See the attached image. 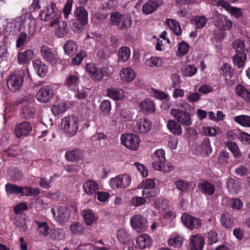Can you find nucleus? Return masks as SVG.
Returning <instances> with one entry per match:
<instances>
[{
    "label": "nucleus",
    "instance_id": "f257e3e1",
    "mask_svg": "<svg viewBox=\"0 0 250 250\" xmlns=\"http://www.w3.org/2000/svg\"><path fill=\"white\" fill-rule=\"evenodd\" d=\"M109 23L116 26L120 31L126 30L131 27L132 20L131 17L127 14L115 12L110 15Z\"/></svg>",
    "mask_w": 250,
    "mask_h": 250
},
{
    "label": "nucleus",
    "instance_id": "f03ea898",
    "mask_svg": "<svg viewBox=\"0 0 250 250\" xmlns=\"http://www.w3.org/2000/svg\"><path fill=\"white\" fill-rule=\"evenodd\" d=\"M232 45L235 50V54L232 58V62L234 65L241 68L244 66L248 50L245 48V43L241 41H235Z\"/></svg>",
    "mask_w": 250,
    "mask_h": 250
},
{
    "label": "nucleus",
    "instance_id": "7ed1b4c3",
    "mask_svg": "<svg viewBox=\"0 0 250 250\" xmlns=\"http://www.w3.org/2000/svg\"><path fill=\"white\" fill-rule=\"evenodd\" d=\"M152 158L154 160L152 166L156 170L165 172H170L173 170L170 164L165 163V151L163 149H157L153 154Z\"/></svg>",
    "mask_w": 250,
    "mask_h": 250
},
{
    "label": "nucleus",
    "instance_id": "20e7f679",
    "mask_svg": "<svg viewBox=\"0 0 250 250\" xmlns=\"http://www.w3.org/2000/svg\"><path fill=\"white\" fill-rule=\"evenodd\" d=\"M79 120L74 116L66 117L62 119L61 127L69 137L75 135L78 129Z\"/></svg>",
    "mask_w": 250,
    "mask_h": 250
},
{
    "label": "nucleus",
    "instance_id": "39448f33",
    "mask_svg": "<svg viewBox=\"0 0 250 250\" xmlns=\"http://www.w3.org/2000/svg\"><path fill=\"white\" fill-rule=\"evenodd\" d=\"M193 111H184L179 108H172L170 114L174 119L183 125L189 126L192 124L191 115Z\"/></svg>",
    "mask_w": 250,
    "mask_h": 250
},
{
    "label": "nucleus",
    "instance_id": "423d86ee",
    "mask_svg": "<svg viewBox=\"0 0 250 250\" xmlns=\"http://www.w3.org/2000/svg\"><path fill=\"white\" fill-rule=\"evenodd\" d=\"M25 73L23 70H20L17 73L11 74L7 82L9 89L13 92L19 91L23 85Z\"/></svg>",
    "mask_w": 250,
    "mask_h": 250
},
{
    "label": "nucleus",
    "instance_id": "0eeeda50",
    "mask_svg": "<svg viewBox=\"0 0 250 250\" xmlns=\"http://www.w3.org/2000/svg\"><path fill=\"white\" fill-rule=\"evenodd\" d=\"M85 68L90 74L91 78L95 81H101L104 76H108L109 74L107 66H103L101 68H98L93 63H87Z\"/></svg>",
    "mask_w": 250,
    "mask_h": 250
},
{
    "label": "nucleus",
    "instance_id": "6e6552de",
    "mask_svg": "<svg viewBox=\"0 0 250 250\" xmlns=\"http://www.w3.org/2000/svg\"><path fill=\"white\" fill-rule=\"evenodd\" d=\"M211 18L214 19V24L219 30L228 31L232 26L231 21L226 16L214 11L212 13Z\"/></svg>",
    "mask_w": 250,
    "mask_h": 250
},
{
    "label": "nucleus",
    "instance_id": "1a4fd4ad",
    "mask_svg": "<svg viewBox=\"0 0 250 250\" xmlns=\"http://www.w3.org/2000/svg\"><path fill=\"white\" fill-rule=\"evenodd\" d=\"M121 140L123 145L132 150L138 149L140 142L139 136L134 134H122Z\"/></svg>",
    "mask_w": 250,
    "mask_h": 250
},
{
    "label": "nucleus",
    "instance_id": "9d476101",
    "mask_svg": "<svg viewBox=\"0 0 250 250\" xmlns=\"http://www.w3.org/2000/svg\"><path fill=\"white\" fill-rule=\"evenodd\" d=\"M51 212L55 219L61 223L66 222L69 218V210L65 206H57L53 208Z\"/></svg>",
    "mask_w": 250,
    "mask_h": 250
},
{
    "label": "nucleus",
    "instance_id": "9b49d317",
    "mask_svg": "<svg viewBox=\"0 0 250 250\" xmlns=\"http://www.w3.org/2000/svg\"><path fill=\"white\" fill-rule=\"evenodd\" d=\"M130 176L127 174H124L111 178L109 185L112 188L115 189L116 188H125L130 185Z\"/></svg>",
    "mask_w": 250,
    "mask_h": 250
},
{
    "label": "nucleus",
    "instance_id": "f8f14e48",
    "mask_svg": "<svg viewBox=\"0 0 250 250\" xmlns=\"http://www.w3.org/2000/svg\"><path fill=\"white\" fill-rule=\"evenodd\" d=\"M130 224L132 228L139 232L145 231L148 227L146 219L140 214L135 215L131 218Z\"/></svg>",
    "mask_w": 250,
    "mask_h": 250
},
{
    "label": "nucleus",
    "instance_id": "ddd939ff",
    "mask_svg": "<svg viewBox=\"0 0 250 250\" xmlns=\"http://www.w3.org/2000/svg\"><path fill=\"white\" fill-rule=\"evenodd\" d=\"M181 220L185 226L190 230L198 229L201 227L202 224V221L200 219L195 218L186 213L182 215Z\"/></svg>",
    "mask_w": 250,
    "mask_h": 250
},
{
    "label": "nucleus",
    "instance_id": "4468645a",
    "mask_svg": "<svg viewBox=\"0 0 250 250\" xmlns=\"http://www.w3.org/2000/svg\"><path fill=\"white\" fill-rule=\"evenodd\" d=\"M216 5L222 7L232 16L236 19H239L243 16V12L241 8L232 6L229 2L224 0H218L216 3Z\"/></svg>",
    "mask_w": 250,
    "mask_h": 250
},
{
    "label": "nucleus",
    "instance_id": "2eb2a0df",
    "mask_svg": "<svg viewBox=\"0 0 250 250\" xmlns=\"http://www.w3.org/2000/svg\"><path fill=\"white\" fill-rule=\"evenodd\" d=\"M58 15L57 9L56 4L54 3H52L49 6L45 7L44 9L42 10L40 14L41 19L46 21L53 19L54 17Z\"/></svg>",
    "mask_w": 250,
    "mask_h": 250
},
{
    "label": "nucleus",
    "instance_id": "dca6fc26",
    "mask_svg": "<svg viewBox=\"0 0 250 250\" xmlns=\"http://www.w3.org/2000/svg\"><path fill=\"white\" fill-rule=\"evenodd\" d=\"M41 53L42 58L52 64L57 62V55L55 51L47 45H42L41 48Z\"/></svg>",
    "mask_w": 250,
    "mask_h": 250
},
{
    "label": "nucleus",
    "instance_id": "f3484780",
    "mask_svg": "<svg viewBox=\"0 0 250 250\" xmlns=\"http://www.w3.org/2000/svg\"><path fill=\"white\" fill-rule=\"evenodd\" d=\"M53 96V90L50 85H44L41 87L36 94L37 99L42 103L48 102Z\"/></svg>",
    "mask_w": 250,
    "mask_h": 250
},
{
    "label": "nucleus",
    "instance_id": "a211bd4d",
    "mask_svg": "<svg viewBox=\"0 0 250 250\" xmlns=\"http://www.w3.org/2000/svg\"><path fill=\"white\" fill-rule=\"evenodd\" d=\"M31 131L32 125L29 122L27 121H23L18 124L15 128V133L19 138L28 135Z\"/></svg>",
    "mask_w": 250,
    "mask_h": 250
},
{
    "label": "nucleus",
    "instance_id": "6ab92c4d",
    "mask_svg": "<svg viewBox=\"0 0 250 250\" xmlns=\"http://www.w3.org/2000/svg\"><path fill=\"white\" fill-rule=\"evenodd\" d=\"M205 244L204 237L199 234L191 236L188 250H202Z\"/></svg>",
    "mask_w": 250,
    "mask_h": 250
},
{
    "label": "nucleus",
    "instance_id": "aec40b11",
    "mask_svg": "<svg viewBox=\"0 0 250 250\" xmlns=\"http://www.w3.org/2000/svg\"><path fill=\"white\" fill-rule=\"evenodd\" d=\"M151 125L149 120L146 118L138 120L133 126L135 132L139 133H145L148 132L151 128Z\"/></svg>",
    "mask_w": 250,
    "mask_h": 250
},
{
    "label": "nucleus",
    "instance_id": "412c9836",
    "mask_svg": "<svg viewBox=\"0 0 250 250\" xmlns=\"http://www.w3.org/2000/svg\"><path fill=\"white\" fill-rule=\"evenodd\" d=\"M163 4V0H148L142 7L144 14L148 15L155 11Z\"/></svg>",
    "mask_w": 250,
    "mask_h": 250
},
{
    "label": "nucleus",
    "instance_id": "4be33fe9",
    "mask_svg": "<svg viewBox=\"0 0 250 250\" xmlns=\"http://www.w3.org/2000/svg\"><path fill=\"white\" fill-rule=\"evenodd\" d=\"M34 55L33 50L27 49L24 51L19 52L17 55V61L20 64L28 63L33 58Z\"/></svg>",
    "mask_w": 250,
    "mask_h": 250
},
{
    "label": "nucleus",
    "instance_id": "5701e85b",
    "mask_svg": "<svg viewBox=\"0 0 250 250\" xmlns=\"http://www.w3.org/2000/svg\"><path fill=\"white\" fill-rule=\"evenodd\" d=\"M35 112L36 109L33 103H29L23 106L21 109L20 114L22 118L29 120L34 117Z\"/></svg>",
    "mask_w": 250,
    "mask_h": 250
},
{
    "label": "nucleus",
    "instance_id": "b1692460",
    "mask_svg": "<svg viewBox=\"0 0 250 250\" xmlns=\"http://www.w3.org/2000/svg\"><path fill=\"white\" fill-rule=\"evenodd\" d=\"M83 152L79 149H75L66 152L65 157L68 161L76 162L81 160L83 157Z\"/></svg>",
    "mask_w": 250,
    "mask_h": 250
},
{
    "label": "nucleus",
    "instance_id": "393cba45",
    "mask_svg": "<svg viewBox=\"0 0 250 250\" xmlns=\"http://www.w3.org/2000/svg\"><path fill=\"white\" fill-rule=\"evenodd\" d=\"M84 191L88 195H95L99 189V186L97 182L92 180L86 181L83 186Z\"/></svg>",
    "mask_w": 250,
    "mask_h": 250
},
{
    "label": "nucleus",
    "instance_id": "a878e982",
    "mask_svg": "<svg viewBox=\"0 0 250 250\" xmlns=\"http://www.w3.org/2000/svg\"><path fill=\"white\" fill-rule=\"evenodd\" d=\"M198 187L201 192L206 195H212L215 192L214 186L207 180L198 184Z\"/></svg>",
    "mask_w": 250,
    "mask_h": 250
},
{
    "label": "nucleus",
    "instance_id": "bb28decb",
    "mask_svg": "<svg viewBox=\"0 0 250 250\" xmlns=\"http://www.w3.org/2000/svg\"><path fill=\"white\" fill-rule=\"evenodd\" d=\"M152 244L150 237L147 234H144L136 239V246L141 249L149 248Z\"/></svg>",
    "mask_w": 250,
    "mask_h": 250
},
{
    "label": "nucleus",
    "instance_id": "cd10ccee",
    "mask_svg": "<svg viewBox=\"0 0 250 250\" xmlns=\"http://www.w3.org/2000/svg\"><path fill=\"white\" fill-rule=\"evenodd\" d=\"M26 216L25 213H18L14 220V224L21 230L25 231L27 229L26 225Z\"/></svg>",
    "mask_w": 250,
    "mask_h": 250
},
{
    "label": "nucleus",
    "instance_id": "c85d7f7f",
    "mask_svg": "<svg viewBox=\"0 0 250 250\" xmlns=\"http://www.w3.org/2000/svg\"><path fill=\"white\" fill-rule=\"evenodd\" d=\"M33 64L39 76L43 77L46 75L48 68L44 62L39 59H36L33 61Z\"/></svg>",
    "mask_w": 250,
    "mask_h": 250
},
{
    "label": "nucleus",
    "instance_id": "c756f323",
    "mask_svg": "<svg viewBox=\"0 0 250 250\" xmlns=\"http://www.w3.org/2000/svg\"><path fill=\"white\" fill-rule=\"evenodd\" d=\"M139 108L141 111L149 113H153L155 112V106L153 102L148 99L143 100L140 104Z\"/></svg>",
    "mask_w": 250,
    "mask_h": 250
},
{
    "label": "nucleus",
    "instance_id": "7c9ffc66",
    "mask_svg": "<svg viewBox=\"0 0 250 250\" xmlns=\"http://www.w3.org/2000/svg\"><path fill=\"white\" fill-rule=\"evenodd\" d=\"M121 79L126 82L132 81L135 77V71L130 67L123 68L120 72Z\"/></svg>",
    "mask_w": 250,
    "mask_h": 250
},
{
    "label": "nucleus",
    "instance_id": "2f4dec72",
    "mask_svg": "<svg viewBox=\"0 0 250 250\" xmlns=\"http://www.w3.org/2000/svg\"><path fill=\"white\" fill-rule=\"evenodd\" d=\"M180 124L175 119L174 120H170L167 124V127L173 134L176 135H181L182 133V129Z\"/></svg>",
    "mask_w": 250,
    "mask_h": 250
},
{
    "label": "nucleus",
    "instance_id": "473e14b6",
    "mask_svg": "<svg viewBox=\"0 0 250 250\" xmlns=\"http://www.w3.org/2000/svg\"><path fill=\"white\" fill-rule=\"evenodd\" d=\"M107 96L115 101L122 100L124 98L123 91L120 88H113L107 89Z\"/></svg>",
    "mask_w": 250,
    "mask_h": 250
},
{
    "label": "nucleus",
    "instance_id": "72a5a7b5",
    "mask_svg": "<svg viewBox=\"0 0 250 250\" xmlns=\"http://www.w3.org/2000/svg\"><path fill=\"white\" fill-rule=\"evenodd\" d=\"M68 27L66 22L62 21L57 24L55 34L59 38H63L68 34Z\"/></svg>",
    "mask_w": 250,
    "mask_h": 250
},
{
    "label": "nucleus",
    "instance_id": "f704fd0d",
    "mask_svg": "<svg viewBox=\"0 0 250 250\" xmlns=\"http://www.w3.org/2000/svg\"><path fill=\"white\" fill-rule=\"evenodd\" d=\"M5 191L8 194H20L21 196H24L23 188L16 185L7 183L5 186Z\"/></svg>",
    "mask_w": 250,
    "mask_h": 250
},
{
    "label": "nucleus",
    "instance_id": "c9c22d12",
    "mask_svg": "<svg viewBox=\"0 0 250 250\" xmlns=\"http://www.w3.org/2000/svg\"><path fill=\"white\" fill-rule=\"evenodd\" d=\"M236 93L238 96L241 97L248 103H250V92L243 85L238 84L236 86Z\"/></svg>",
    "mask_w": 250,
    "mask_h": 250
},
{
    "label": "nucleus",
    "instance_id": "e433bc0d",
    "mask_svg": "<svg viewBox=\"0 0 250 250\" xmlns=\"http://www.w3.org/2000/svg\"><path fill=\"white\" fill-rule=\"evenodd\" d=\"M74 14L76 20L83 21V22L88 21V12L84 7L80 6L76 8Z\"/></svg>",
    "mask_w": 250,
    "mask_h": 250
},
{
    "label": "nucleus",
    "instance_id": "4c0bfd02",
    "mask_svg": "<svg viewBox=\"0 0 250 250\" xmlns=\"http://www.w3.org/2000/svg\"><path fill=\"white\" fill-rule=\"evenodd\" d=\"M65 53L69 56L74 55L77 51L78 46L72 40H68L63 46Z\"/></svg>",
    "mask_w": 250,
    "mask_h": 250
},
{
    "label": "nucleus",
    "instance_id": "58836bf2",
    "mask_svg": "<svg viewBox=\"0 0 250 250\" xmlns=\"http://www.w3.org/2000/svg\"><path fill=\"white\" fill-rule=\"evenodd\" d=\"M79 82V77L78 74H70L65 79L64 85L68 87H76L78 86Z\"/></svg>",
    "mask_w": 250,
    "mask_h": 250
},
{
    "label": "nucleus",
    "instance_id": "ea45409f",
    "mask_svg": "<svg viewBox=\"0 0 250 250\" xmlns=\"http://www.w3.org/2000/svg\"><path fill=\"white\" fill-rule=\"evenodd\" d=\"M82 214L84 222L87 225H91L96 220V218L94 213L90 209L84 210L82 212Z\"/></svg>",
    "mask_w": 250,
    "mask_h": 250
},
{
    "label": "nucleus",
    "instance_id": "a19ab883",
    "mask_svg": "<svg viewBox=\"0 0 250 250\" xmlns=\"http://www.w3.org/2000/svg\"><path fill=\"white\" fill-rule=\"evenodd\" d=\"M130 49L127 47H123L118 51V61L123 62H126L130 56Z\"/></svg>",
    "mask_w": 250,
    "mask_h": 250
},
{
    "label": "nucleus",
    "instance_id": "79ce46f5",
    "mask_svg": "<svg viewBox=\"0 0 250 250\" xmlns=\"http://www.w3.org/2000/svg\"><path fill=\"white\" fill-rule=\"evenodd\" d=\"M50 232V238L54 240H62L65 236V232L62 229L56 228L51 229Z\"/></svg>",
    "mask_w": 250,
    "mask_h": 250
},
{
    "label": "nucleus",
    "instance_id": "37998d69",
    "mask_svg": "<svg viewBox=\"0 0 250 250\" xmlns=\"http://www.w3.org/2000/svg\"><path fill=\"white\" fill-rule=\"evenodd\" d=\"M234 121L238 124L247 127H250V116L241 115L234 117Z\"/></svg>",
    "mask_w": 250,
    "mask_h": 250
},
{
    "label": "nucleus",
    "instance_id": "c03bdc74",
    "mask_svg": "<svg viewBox=\"0 0 250 250\" xmlns=\"http://www.w3.org/2000/svg\"><path fill=\"white\" fill-rule=\"evenodd\" d=\"M117 236L118 240L123 244L126 243L130 239L129 234L125 229H119L117 231Z\"/></svg>",
    "mask_w": 250,
    "mask_h": 250
},
{
    "label": "nucleus",
    "instance_id": "a18cd8bd",
    "mask_svg": "<svg viewBox=\"0 0 250 250\" xmlns=\"http://www.w3.org/2000/svg\"><path fill=\"white\" fill-rule=\"evenodd\" d=\"M72 232L75 234H83L85 233V228L80 223L75 222L70 227Z\"/></svg>",
    "mask_w": 250,
    "mask_h": 250
},
{
    "label": "nucleus",
    "instance_id": "49530a36",
    "mask_svg": "<svg viewBox=\"0 0 250 250\" xmlns=\"http://www.w3.org/2000/svg\"><path fill=\"white\" fill-rule=\"evenodd\" d=\"M183 239L180 236L173 235L168 240V243L169 246L176 248H180L183 244Z\"/></svg>",
    "mask_w": 250,
    "mask_h": 250
},
{
    "label": "nucleus",
    "instance_id": "de8ad7c7",
    "mask_svg": "<svg viewBox=\"0 0 250 250\" xmlns=\"http://www.w3.org/2000/svg\"><path fill=\"white\" fill-rule=\"evenodd\" d=\"M225 145L228 147V148L232 152L234 156L236 158H239L241 157L242 154L238 149V147L235 143L229 141H226Z\"/></svg>",
    "mask_w": 250,
    "mask_h": 250
},
{
    "label": "nucleus",
    "instance_id": "09e8293b",
    "mask_svg": "<svg viewBox=\"0 0 250 250\" xmlns=\"http://www.w3.org/2000/svg\"><path fill=\"white\" fill-rule=\"evenodd\" d=\"M83 21L76 19L73 21L72 29L75 33H80L83 30L84 26L87 23V22Z\"/></svg>",
    "mask_w": 250,
    "mask_h": 250
},
{
    "label": "nucleus",
    "instance_id": "8fccbe9b",
    "mask_svg": "<svg viewBox=\"0 0 250 250\" xmlns=\"http://www.w3.org/2000/svg\"><path fill=\"white\" fill-rule=\"evenodd\" d=\"M221 73L224 75L226 80H229L233 75V69L229 63H224L220 69Z\"/></svg>",
    "mask_w": 250,
    "mask_h": 250
},
{
    "label": "nucleus",
    "instance_id": "3c124183",
    "mask_svg": "<svg viewBox=\"0 0 250 250\" xmlns=\"http://www.w3.org/2000/svg\"><path fill=\"white\" fill-rule=\"evenodd\" d=\"M146 65L150 67H159L162 66V61L160 58L151 57L146 60Z\"/></svg>",
    "mask_w": 250,
    "mask_h": 250
},
{
    "label": "nucleus",
    "instance_id": "603ef678",
    "mask_svg": "<svg viewBox=\"0 0 250 250\" xmlns=\"http://www.w3.org/2000/svg\"><path fill=\"white\" fill-rule=\"evenodd\" d=\"M221 224L226 228H230L232 227V222L231 220L230 213L226 212L221 215Z\"/></svg>",
    "mask_w": 250,
    "mask_h": 250
},
{
    "label": "nucleus",
    "instance_id": "864d4df0",
    "mask_svg": "<svg viewBox=\"0 0 250 250\" xmlns=\"http://www.w3.org/2000/svg\"><path fill=\"white\" fill-rule=\"evenodd\" d=\"M120 117L125 122H128L133 118V113L129 109L126 108L122 109L120 111Z\"/></svg>",
    "mask_w": 250,
    "mask_h": 250
},
{
    "label": "nucleus",
    "instance_id": "5fc2aeb1",
    "mask_svg": "<svg viewBox=\"0 0 250 250\" xmlns=\"http://www.w3.org/2000/svg\"><path fill=\"white\" fill-rule=\"evenodd\" d=\"M226 184L228 189L230 192H236L239 188L238 181L231 177L228 179Z\"/></svg>",
    "mask_w": 250,
    "mask_h": 250
},
{
    "label": "nucleus",
    "instance_id": "6e6d98bb",
    "mask_svg": "<svg viewBox=\"0 0 250 250\" xmlns=\"http://www.w3.org/2000/svg\"><path fill=\"white\" fill-rule=\"evenodd\" d=\"M191 21L192 23L195 24L196 29H202L206 24L207 20L204 16H197Z\"/></svg>",
    "mask_w": 250,
    "mask_h": 250
},
{
    "label": "nucleus",
    "instance_id": "4d7b16f0",
    "mask_svg": "<svg viewBox=\"0 0 250 250\" xmlns=\"http://www.w3.org/2000/svg\"><path fill=\"white\" fill-rule=\"evenodd\" d=\"M174 185L178 190L182 192H186L189 188L190 183L184 180H179L175 181Z\"/></svg>",
    "mask_w": 250,
    "mask_h": 250
},
{
    "label": "nucleus",
    "instance_id": "13d9d810",
    "mask_svg": "<svg viewBox=\"0 0 250 250\" xmlns=\"http://www.w3.org/2000/svg\"><path fill=\"white\" fill-rule=\"evenodd\" d=\"M66 104H62L54 105L52 107V112L55 115H58L66 110Z\"/></svg>",
    "mask_w": 250,
    "mask_h": 250
},
{
    "label": "nucleus",
    "instance_id": "bf43d9fd",
    "mask_svg": "<svg viewBox=\"0 0 250 250\" xmlns=\"http://www.w3.org/2000/svg\"><path fill=\"white\" fill-rule=\"evenodd\" d=\"M202 150L207 155H208L212 152V148L210 146V140L208 138H206L202 142L201 145Z\"/></svg>",
    "mask_w": 250,
    "mask_h": 250
},
{
    "label": "nucleus",
    "instance_id": "052dcab7",
    "mask_svg": "<svg viewBox=\"0 0 250 250\" xmlns=\"http://www.w3.org/2000/svg\"><path fill=\"white\" fill-rule=\"evenodd\" d=\"M85 57V53L82 50L72 59L71 63L74 65H79Z\"/></svg>",
    "mask_w": 250,
    "mask_h": 250
},
{
    "label": "nucleus",
    "instance_id": "680f3d73",
    "mask_svg": "<svg viewBox=\"0 0 250 250\" xmlns=\"http://www.w3.org/2000/svg\"><path fill=\"white\" fill-rule=\"evenodd\" d=\"M24 195L26 196H37L40 191L38 188H33L31 187H23Z\"/></svg>",
    "mask_w": 250,
    "mask_h": 250
},
{
    "label": "nucleus",
    "instance_id": "e2e57ef3",
    "mask_svg": "<svg viewBox=\"0 0 250 250\" xmlns=\"http://www.w3.org/2000/svg\"><path fill=\"white\" fill-rule=\"evenodd\" d=\"M197 71V69L194 65H188L183 70V74L186 77H192Z\"/></svg>",
    "mask_w": 250,
    "mask_h": 250
},
{
    "label": "nucleus",
    "instance_id": "0e129e2a",
    "mask_svg": "<svg viewBox=\"0 0 250 250\" xmlns=\"http://www.w3.org/2000/svg\"><path fill=\"white\" fill-rule=\"evenodd\" d=\"M218 234L213 230H210L207 234V243L208 245H212L218 241Z\"/></svg>",
    "mask_w": 250,
    "mask_h": 250
},
{
    "label": "nucleus",
    "instance_id": "69168bd1",
    "mask_svg": "<svg viewBox=\"0 0 250 250\" xmlns=\"http://www.w3.org/2000/svg\"><path fill=\"white\" fill-rule=\"evenodd\" d=\"M53 181V177H49V179H47L45 177L40 178L39 185L44 189H48L51 187V183Z\"/></svg>",
    "mask_w": 250,
    "mask_h": 250
},
{
    "label": "nucleus",
    "instance_id": "338daca9",
    "mask_svg": "<svg viewBox=\"0 0 250 250\" xmlns=\"http://www.w3.org/2000/svg\"><path fill=\"white\" fill-rule=\"evenodd\" d=\"M189 49V45L185 42H181L179 43L178 50L179 53L181 56H183L188 53Z\"/></svg>",
    "mask_w": 250,
    "mask_h": 250
},
{
    "label": "nucleus",
    "instance_id": "774afa93",
    "mask_svg": "<svg viewBox=\"0 0 250 250\" xmlns=\"http://www.w3.org/2000/svg\"><path fill=\"white\" fill-rule=\"evenodd\" d=\"M230 206L235 209H240L243 206V203L238 198H233L230 201Z\"/></svg>",
    "mask_w": 250,
    "mask_h": 250
}]
</instances>
